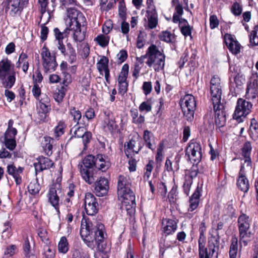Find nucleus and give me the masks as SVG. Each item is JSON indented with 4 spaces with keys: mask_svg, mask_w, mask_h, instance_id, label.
Here are the masks:
<instances>
[{
    "mask_svg": "<svg viewBox=\"0 0 258 258\" xmlns=\"http://www.w3.org/2000/svg\"><path fill=\"white\" fill-rule=\"evenodd\" d=\"M82 238L87 246L93 249L96 248L103 251L102 242L105 238V227L103 224L98 221L93 222L87 221L84 218L82 221L80 231Z\"/></svg>",
    "mask_w": 258,
    "mask_h": 258,
    "instance_id": "nucleus-1",
    "label": "nucleus"
},
{
    "mask_svg": "<svg viewBox=\"0 0 258 258\" xmlns=\"http://www.w3.org/2000/svg\"><path fill=\"white\" fill-rule=\"evenodd\" d=\"M206 230L205 223L202 222L199 228L200 236L198 240L199 258H217L218 257V238L212 236L208 241V247H205L204 233Z\"/></svg>",
    "mask_w": 258,
    "mask_h": 258,
    "instance_id": "nucleus-2",
    "label": "nucleus"
},
{
    "mask_svg": "<svg viewBox=\"0 0 258 258\" xmlns=\"http://www.w3.org/2000/svg\"><path fill=\"white\" fill-rule=\"evenodd\" d=\"M147 56V65L153 67L156 72L163 70L165 66V55L163 48L155 44H151L146 52Z\"/></svg>",
    "mask_w": 258,
    "mask_h": 258,
    "instance_id": "nucleus-3",
    "label": "nucleus"
},
{
    "mask_svg": "<svg viewBox=\"0 0 258 258\" xmlns=\"http://www.w3.org/2000/svg\"><path fill=\"white\" fill-rule=\"evenodd\" d=\"M251 223V219L246 214L242 213L238 218L237 226L240 246L241 243H243L244 246L247 245L253 234L250 229Z\"/></svg>",
    "mask_w": 258,
    "mask_h": 258,
    "instance_id": "nucleus-4",
    "label": "nucleus"
},
{
    "mask_svg": "<svg viewBox=\"0 0 258 258\" xmlns=\"http://www.w3.org/2000/svg\"><path fill=\"white\" fill-rule=\"evenodd\" d=\"M96 157L88 155L83 160V165H81L80 170L81 174L85 181L89 184H92L95 180V176L92 168L95 166Z\"/></svg>",
    "mask_w": 258,
    "mask_h": 258,
    "instance_id": "nucleus-5",
    "label": "nucleus"
},
{
    "mask_svg": "<svg viewBox=\"0 0 258 258\" xmlns=\"http://www.w3.org/2000/svg\"><path fill=\"white\" fill-rule=\"evenodd\" d=\"M252 106L250 102L239 98L233 114V118L236 120L238 122H242L243 118L245 117L250 113Z\"/></svg>",
    "mask_w": 258,
    "mask_h": 258,
    "instance_id": "nucleus-6",
    "label": "nucleus"
},
{
    "mask_svg": "<svg viewBox=\"0 0 258 258\" xmlns=\"http://www.w3.org/2000/svg\"><path fill=\"white\" fill-rule=\"evenodd\" d=\"M185 155L193 164L199 163L202 157L200 143L194 140L190 141L185 149Z\"/></svg>",
    "mask_w": 258,
    "mask_h": 258,
    "instance_id": "nucleus-7",
    "label": "nucleus"
},
{
    "mask_svg": "<svg viewBox=\"0 0 258 258\" xmlns=\"http://www.w3.org/2000/svg\"><path fill=\"white\" fill-rule=\"evenodd\" d=\"M41 56L45 72L50 73L54 71L57 66L55 55L52 54L49 49L44 46L41 50Z\"/></svg>",
    "mask_w": 258,
    "mask_h": 258,
    "instance_id": "nucleus-8",
    "label": "nucleus"
},
{
    "mask_svg": "<svg viewBox=\"0 0 258 258\" xmlns=\"http://www.w3.org/2000/svg\"><path fill=\"white\" fill-rule=\"evenodd\" d=\"M29 0H8L6 11L12 17L20 15L24 8L28 4Z\"/></svg>",
    "mask_w": 258,
    "mask_h": 258,
    "instance_id": "nucleus-9",
    "label": "nucleus"
},
{
    "mask_svg": "<svg viewBox=\"0 0 258 258\" xmlns=\"http://www.w3.org/2000/svg\"><path fill=\"white\" fill-rule=\"evenodd\" d=\"M85 210L87 215L94 216L99 210V205L95 197L90 192L85 194L84 198Z\"/></svg>",
    "mask_w": 258,
    "mask_h": 258,
    "instance_id": "nucleus-10",
    "label": "nucleus"
},
{
    "mask_svg": "<svg viewBox=\"0 0 258 258\" xmlns=\"http://www.w3.org/2000/svg\"><path fill=\"white\" fill-rule=\"evenodd\" d=\"M147 26L149 29H152L156 28L158 24V15L153 0H147Z\"/></svg>",
    "mask_w": 258,
    "mask_h": 258,
    "instance_id": "nucleus-11",
    "label": "nucleus"
},
{
    "mask_svg": "<svg viewBox=\"0 0 258 258\" xmlns=\"http://www.w3.org/2000/svg\"><path fill=\"white\" fill-rule=\"evenodd\" d=\"M131 193L134 192L131 189L130 179L128 177L120 175L117 182L118 196L121 198Z\"/></svg>",
    "mask_w": 258,
    "mask_h": 258,
    "instance_id": "nucleus-12",
    "label": "nucleus"
},
{
    "mask_svg": "<svg viewBox=\"0 0 258 258\" xmlns=\"http://www.w3.org/2000/svg\"><path fill=\"white\" fill-rule=\"evenodd\" d=\"M67 16L70 19L69 25H85L86 18L84 15L74 8H69L67 10Z\"/></svg>",
    "mask_w": 258,
    "mask_h": 258,
    "instance_id": "nucleus-13",
    "label": "nucleus"
},
{
    "mask_svg": "<svg viewBox=\"0 0 258 258\" xmlns=\"http://www.w3.org/2000/svg\"><path fill=\"white\" fill-rule=\"evenodd\" d=\"M121 198L123 199L122 208L124 209L130 216L134 215L136 206L134 193L126 195V196Z\"/></svg>",
    "mask_w": 258,
    "mask_h": 258,
    "instance_id": "nucleus-14",
    "label": "nucleus"
},
{
    "mask_svg": "<svg viewBox=\"0 0 258 258\" xmlns=\"http://www.w3.org/2000/svg\"><path fill=\"white\" fill-rule=\"evenodd\" d=\"M84 25H69V32L72 33L74 40L76 42H82L85 38V31L82 30L81 26Z\"/></svg>",
    "mask_w": 258,
    "mask_h": 258,
    "instance_id": "nucleus-15",
    "label": "nucleus"
},
{
    "mask_svg": "<svg viewBox=\"0 0 258 258\" xmlns=\"http://www.w3.org/2000/svg\"><path fill=\"white\" fill-rule=\"evenodd\" d=\"M224 40L229 50L234 54L240 52L241 45L231 34H226L224 36Z\"/></svg>",
    "mask_w": 258,
    "mask_h": 258,
    "instance_id": "nucleus-16",
    "label": "nucleus"
},
{
    "mask_svg": "<svg viewBox=\"0 0 258 258\" xmlns=\"http://www.w3.org/2000/svg\"><path fill=\"white\" fill-rule=\"evenodd\" d=\"M17 134L16 129L7 130L5 134V145L7 148L10 150H13L16 146L15 140Z\"/></svg>",
    "mask_w": 258,
    "mask_h": 258,
    "instance_id": "nucleus-17",
    "label": "nucleus"
},
{
    "mask_svg": "<svg viewBox=\"0 0 258 258\" xmlns=\"http://www.w3.org/2000/svg\"><path fill=\"white\" fill-rule=\"evenodd\" d=\"M53 32L58 49L64 50L63 40L67 38L69 34L68 26L63 31H61L58 28H55Z\"/></svg>",
    "mask_w": 258,
    "mask_h": 258,
    "instance_id": "nucleus-18",
    "label": "nucleus"
},
{
    "mask_svg": "<svg viewBox=\"0 0 258 258\" xmlns=\"http://www.w3.org/2000/svg\"><path fill=\"white\" fill-rule=\"evenodd\" d=\"M244 169V165H242L239 172L236 184L240 190L244 192H246L249 189V184L248 180L245 176Z\"/></svg>",
    "mask_w": 258,
    "mask_h": 258,
    "instance_id": "nucleus-19",
    "label": "nucleus"
},
{
    "mask_svg": "<svg viewBox=\"0 0 258 258\" xmlns=\"http://www.w3.org/2000/svg\"><path fill=\"white\" fill-rule=\"evenodd\" d=\"M37 162L34 163L35 171L40 172L43 170L51 168L53 165V162L48 158L43 156L39 157L37 159Z\"/></svg>",
    "mask_w": 258,
    "mask_h": 258,
    "instance_id": "nucleus-20",
    "label": "nucleus"
},
{
    "mask_svg": "<svg viewBox=\"0 0 258 258\" xmlns=\"http://www.w3.org/2000/svg\"><path fill=\"white\" fill-rule=\"evenodd\" d=\"M109 188L108 181L104 177H101L95 183V190L98 196L102 197L106 195Z\"/></svg>",
    "mask_w": 258,
    "mask_h": 258,
    "instance_id": "nucleus-21",
    "label": "nucleus"
},
{
    "mask_svg": "<svg viewBox=\"0 0 258 258\" xmlns=\"http://www.w3.org/2000/svg\"><path fill=\"white\" fill-rule=\"evenodd\" d=\"M251 145L249 142H246L244 143L241 151L242 156L244 158V163L242 165L246 166L247 169L250 170L251 168Z\"/></svg>",
    "mask_w": 258,
    "mask_h": 258,
    "instance_id": "nucleus-22",
    "label": "nucleus"
},
{
    "mask_svg": "<svg viewBox=\"0 0 258 258\" xmlns=\"http://www.w3.org/2000/svg\"><path fill=\"white\" fill-rule=\"evenodd\" d=\"M202 191V188L198 186L195 192L189 199V205L188 209V212H192L198 207L200 204V198L201 196Z\"/></svg>",
    "mask_w": 258,
    "mask_h": 258,
    "instance_id": "nucleus-23",
    "label": "nucleus"
},
{
    "mask_svg": "<svg viewBox=\"0 0 258 258\" xmlns=\"http://www.w3.org/2000/svg\"><path fill=\"white\" fill-rule=\"evenodd\" d=\"M23 170V167L19 166L17 168L13 164H11L7 166V172L13 176L17 184H20L22 182L20 174L22 173Z\"/></svg>",
    "mask_w": 258,
    "mask_h": 258,
    "instance_id": "nucleus-24",
    "label": "nucleus"
},
{
    "mask_svg": "<svg viewBox=\"0 0 258 258\" xmlns=\"http://www.w3.org/2000/svg\"><path fill=\"white\" fill-rule=\"evenodd\" d=\"M66 58L71 63H73L76 61L77 54L75 49L70 43L67 44V48L64 45V50H59Z\"/></svg>",
    "mask_w": 258,
    "mask_h": 258,
    "instance_id": "nucleus-25",
    "label": "nucleus"
},
{
    "mask_svg": "<svg viewBox=\"0 0 258 258\" xmlns=\"http://www.w3.org/2000/svg\"><path fill=\"white\" fill-rule=\"evenodd\" d=\"M57 189H58V188H57L56 185H52L50 187L48 197L51 205L58 211L59 198V196L57 194Z\"/></svg>",
    "mask_w": 258,
    "mask_h": 258,
    "instance_id": "nucleus-26",
    "label": "nucleus"
},
{
    "mask_svg": "<svg viewBox=\"0 0 258 258\" xmlns=\"http://www.w3.org/2000/svg\"><path fill=\"white\" fill-rule=\"evenodd\" d=\"M258 89L257 76L252 75L249 80L246 89V94L251 97H255Z\"/></svg>",
    "mask_w": 258,
    "mask_h": 258,
    "instance_id": "nucleus-27",
    "label": "nucleus"
},
{
    "mask_svg": "<svg viewBox=\"0 0 258 258\" xmlns=\"http://www.w3.org/2000/svg\"><path fill=\"white\" fill-rule=\"evenodd\" d=\"M108 59L105 56H103L97 63V68L101 75L104 73V76L107 82L109 78V70L108 69Z\"/></svg>",
    "mask_w": 258,
    "mask_h": 258,
    "instance_id": "nucleus-28",
    "label": "nucleus"
},
{
    "mask_svg": "<svg viewBox=\"0 0 258 258\" xmlns=\"http://www.w3.org/2000/svg\"><path fill=\"white\" fill-rule=\"evenodd\" d=\"M163 231L166 235L173 234L177 229V223L172 219H166L162 222Z\"/></svg>",
    "mask_w": 258,
    "mask_h": 258,
    "instance_id": "nucleus-29",
    "label": "nucleus"
},
{
    "mask_svg": "<svg viewBox=\"0 0 258 258\" xmlns=\"http://www.w3.org/2000/svg\"><path fill=\"white\" fill-rule=\"evenodd\" d=\"M13 64L8 58H5L0 61V78H5L10 73Z\"/></svg>",
    "mask_w": 258,
    "mask_h": 258,
    "instance_id": "nucleus-30",
    "label": "nucleus"
},
{
    "mask_svg": "<svg viewBox=\"0 0 258 258\" xmlns=\"http://www.w3.org/2000/svg\"><path fill=\"white\" fill-rule=\"evenodd\" d=\"M226 122V113L225 111L215 112V123L216 130L222 132L221 128L225 126Z\"/></svg>",
    "mask_w": 258,
    "mask_h": 258,
    "instance_id": "nucleus-31",
    "label": "nucleus"
},
{
    "mask_svg": "<svg viewBox=\"0 0 258 258\" xmlns=\"http://www.w3.org/2000/svg\"><path fill=\"white\" fill-rule=\"evenodd\" d=\"M104 158L105 156L102 154H98L96 157L95 167L102 171H105L110 166L109 162Z\"/></svg>",
    "mask_w": 258,
    "mask_h": 258,
    "instance_id": "nucleus-32",
    "label": "nucleus"
},
{
    "mask_svg": "<svg viewBox=\"0 0 258 258\" xmlns=\"http://www.w3.org/2000/svg\"><path fill=\"white\" fill-rule=\"evenodd\" d=\"M42 142V146L43 151L47 156H50L52 154V147L54 140L49 137H45Z\"/></svg>",
    "mask_w": 258,
    "mask_h": 258,
    "instance_id": "nucleus-33",
    "label": "nucleus"
},
{
    "mask_svg": "<svg viewBox=\"0 0 258 258\" xmlns=\"http://www.w3.org/2000/svg\"><path fill=\"white\" fill-rule=\"evenodd\" d=\"M143 139L146 146L152 151L154 150L155 149V145L154 143L153 134L148 130H145L144 132Z\"/></svg>",
    "mask_w": 258,
    "mask_h": 258,
    "instance_id": "nucleus-34",
    "label": "nucleus"
},
{
    "mask_svg": "<svg viewBox=\"0 0 258 258\" xmlns=\"http://www.w3.org/2000/svg\"><path fill=\"white\" fill-rule=\"evenodd\" d=\"M27 57V55L26 53H21L16 63L17 68H22L25 74L27 73L29 66Z\"/></svg>",
    "mask_w": 258,
    "mask_h": 258,
    "instance_id": "nucleus-35",
    "label": "nucleus"
},
{
    "mask_svg": "<svg viewBox=\"0 0 258 258\" xmlns=\"http://www.w3.org/2000/svg\"><path fill=\"white\" fill-rule=\"evenodd\" d=\"M138 141H136L134 139H132L129 142H127V144L124 145V152L127 156L132 152H135L136 154L139 152L141 149L140 146L138 147L137 150L135 149L137 146Z\"/></svg>",
    "mask_w": 258,
    "mask_h": 258,
    "instance_id": "nucleus-36",
    "label": "nucleus"
},
{
    "mask_svg": "<svg viewBox=\"0 0 258 258\" xmlns=\"http://www.w3.org/2000/svg\"><path fill=\"white\" fill-rule=\"evenodd\" d=\"M7 77L3 78V85L6 88H11L14 85L16 81V73L13 71L10 73L8 74Z\"/></svg>",
    "mask_w": 258,
    "mask_h": 258,
    "instance_id": "nucleus-37",
    "label": "nucleus"
},
{
    "mask_svg": "<svg viewBox=\"0 0 258 258\" xmlns=\"http://www.w3.org/2000/svg\"><path fill=\"white\" fill-rule=\"evenodd\" d=\"M214 112L224 111L226 102L224 98H212Z\"/></svg>",
    "mask_w": 258,
    "mask_h": 258,
    "instance_id": "nucleus-38",
    "label": "nucleus"
},
{
    "mask_svg": "<svg viewBox=\"0 0 258 258\" xmlns=\"http://www.w3.org/2000/svg\"><path fill=\"white\" fill-rule=\"evenodd\" d=\"M180 27L181 33L185 36H191V28L185 19H182L180 22Z\"/></svg>",
    "mask_w": 258,
    "mask_h": 258,
    "instance_id": "nucleus-39",
    "label": "nucleus"
},
{
    "mask_svg": "<svg viewBox=\"0 0 258 258\" xmlns=\"http://www.w3.org/2000/svg\"><path fill=\"white\" fill-rule=\"evenodd\" d=\"M159 37L161 40L167 43H172L175 41L174 34L167 31H162L159 34Z\"/></svg>",
    "mask_w": 258,
    "mask_h": 258,
    "instance_id": "nucleus-40",
    "label": "nucleus"
},
{
    "mask_svg": "<svg viewBox=\"0 0 258 258\" xmlns=\"http://www.w3.org/2000/svg\"><path fill=\"white\" fill-rule=\"evenodd\" d=\"M94 40L101 47H105L108 45L110 37L104 34H101L95 37Z\"/></svg>",
    "mask_w": 258,
    "mask_h": 258,
    "instance_id": "nucleus-41",
    "label": "nucleus"
},
{
    "mask_svg": "<svg viewBox=\"0 0 258 258\" xmlns=\"http://www.w3.org/2000/svg\"><path fill=\"white\" fill-rule=\"evenodd\" d=\"M105 124L103 127L105 131H108L113 134L117 131L118 125L114 120L107 119V121H105Z\"/></svg>",
    "mask_w": 258,
    "mask_h": 258,
    "instance_id": "nucleus-42",
    "label": "nucleus"
},
{
    "mask_svg": "<svg viewBox=\"0 0 258 258\" xmlns=\"http://www.w3.org/2000/svg\"><path fill=\"white\" fill-rule=\"evenodd\" d=\"M128 73V66L127 64H124L121 69L118 78V84L127 83L126 82V78Z\"/></svg>",
    "mask_w": 258,
    "mask_h": 258,
    "instance_id": "nucleus-43",
    "label": "nucleus"
},
{
    "mask_svg": "<svg viewBox=\"0 0 258 258\" xmlns=\"http://www.w3.org/2000/svg\"><path fill=\"white\" fill-rule=\"evenodd\" d=\"M77 125H75L71 128V134L73 137L81 138L87 131L84 127L79 126Z\"/></svg>",
    "mask_w": 258,
    "mask_h": 258,
    "instance_id": "nucleus-44",
    "label": "nucleus"
},
{
    "mask_svg": "<svg viewBox=\"0 0 258 258\" xmlns=\"http://www.w3.org/2000/svg\"><path fill=\"white\" fill-rule=\"evenodd\" d=\"M250 131V135L252 139L254 140H256L258 139V124L254 118L252 119L251 120Z\"/></svg>",
    "mask_w": 258,
    "mask_h": 258,
    "instance_id": "nucleus-45",
    "label": "nucleus"
},
{
    "mask_svg": "<svg viewBox=\"0 0 258 258\" xmlns=\"http://www.w3.org/2000/svg\"><path fill=\"white\" fill-rule=\"evenodd\" d=\"M44 99L45 98H42L39 101V104L37 106V110L43 112H45L46 113H48L49 110H50L49 102L47 100H45Z\"/></svg>",
    "mask_w": 258,
    "mask_h": 258,
    "instance_id": "nucleus-46",
    "label": "nucleus"
},
{
    "mask_svg": "<svg viewBox=\"0 0 258 258\" xmlns=\"http://www.w3.org/2000/svg\"><path fill=\"white\" fill-rule=\"evenodd\" d=\"M249 42L251 45H258V25L255 26L250 33Z\"/></svg>",
    "mask_w": 258,
    "mask_h": 258,
    "instance_id": "nucleus-47",
    "label": "nucleus"
},
{
    "mask_svg": "<svg viewBox=\"0 0 258 258\" xmlns=\"http://www.w3.org/2000/svg\"><path fill=\"white\" fill-rule=\"evenodd\" d=\"M28 189L30 194L35 195L38 194L40 187L39 184L36 181H33L28 185Z\"/></svg>",
    "mask_w": 258,
    "mask_h": 258,
    "instance_id": "nucleus-48",
    "label": "nucleus"
},
{
    "mask_svg": "<svg viewBox=\"0 0 258 258\" xmlns=\"http://www.w3.org/2000/svg\"><path fill=\"white\" fill-rule=\"evenodd\" d=\"M58 250L60 252L66 253L69 249L68 243L65 237H62L58 243Z\"/></svg>",
    "mask_w": 258,
    "mask_h": 258,
    "instance_id": "nucleus-49",
    "label": "nucleus"
},
{
    "mask_svg": "<svg viewBox=\"0 0 258 258\" xmlns=\"http://www.w3.org/2000/svg\"><path fill=\"white\" fill-rule=\"evenodd\" d=\"M192 183V177L191 176H187L185 177L184 182L183 183L182 187L183 191L187 196L188 195L191 185Z\"/></svg>",
    "mask_w": 258,
    "mask_h": 258,
    "instance_id": "nucleus-50",
    "label": "nucleus"
},
{
    "mask_svg": "<svg viewBox=\"0 0 258 258\" xmlns=\"http://www.w3.org/2000/svg\"><path fill=\"white\" fill-rule=\"evenodd\" d=\"M23 249L26 258H35L34 255L32 252V250H31L30 245L27 237L25 240Z\"/></svg>",
    "mask_w": 258,
    "mask_h": 258,
    "instance_id": "nucleus-51",
    "label": "nucleus"
},
{
    "mask_svg": "<svg viewBox=\"0 0 258 258\" xmlns=\"http://www.w3.org/2000/svg\"><path fill=\"white\" fill-rule=\"evenodd\" d=\"M154 161L150 160L145 167L144 178L145 180H148L154 167Z\"/></svg>",
    "mask_w": 258,
    "mask_h": 258,
    "instance_id": "nucleus-52",
    "label": "nucleus"
},
{
    "mask_svg": "<svg viewBox=\"0 0 258 258\" xmlns=\"http://www.w3.org/2000/svg\"><path fill=\"white\" fill-rule=\"evenodd\" d=\"M181 105L182 108L190 109V110H195L196 107L195 98H188V99L185 100L184 105L183 106H182V104Z\"/></svg>",
    "mask_w": 258,
    "mask_h": 258,
    "instance_id": "nucleus-53",
    "label": "nucleus"
},
{
    "mask_svg": "<svg viewBox=\"0 0 258 258\" xmlns=\"http://www.w3.org/2000/svg\"><path fill=\"white\" fill-rule=\"evenodd\" d=\"M231 11L235 16H239L242 11V8L237 2L234 3L231 7Z\"/></svg>",
    "mask_w": 258,
    "mask_h": 258,
    "instance_id": "nucleus-54",
    "label": "nucleus"
},
{
    "mask_svg": "<svg viewBox=\"0 0 258 258\" xmlns=\"http://www.w3.org/2000/svg\"><path fill=\"white\" fill-rule=\"evenodd\" d=\"M64 124L62 122H59L54 130V135L56 138L61 136L64 133Z\"/></svg>",
    "mask_w": 258,
    "mask_h": 258,
    "instance_id": "nucleus-55",
    "label": "nucleus"
},
{
    "mask_svg": "<svg viewBox=\"0 0 258 258\" xmlns=\"http://www.w3.org/2000/svg\"><path fill=\"white\" fill-rule=\"evenodd\" d=\"M70 113L73 117L75 122L77 123V124H78L79 121L82 116L81 112L79 110H76L75 108H73L70 110Z\"/></svg>",
    "mask_w": 258,
    "mask_h": 258,
    "instance_id": "nucleus-56",
    "label": "nucleus"
},
{
    "mask_svg": "<svg viewBox=\"0 0 258 258\" xmlns=\"http://www.w3.org/2000/svg\"><path fill=\"white\" fill-rule=\"evenodd\" d=\"M16 249L17 246L15 245H11L6 248L4 254L8 257H11L15 253Z\"/></svg>",
    "mask_w": 258,
    "mask_h": 258,
    "instance_id": "nucleus-57",
    "label": "nucleus"
},
{
    "mask_svg": "<svg viewBox=\"0 0 258 258\" xmlns=\"http://www.w3.org/2000/svg\"><path fill=\"white\" fill-rule=\"evenodd\" d=\"M182 111L183 115L187 120L191 121L193 119L195 110L182 108Z\"/></svg>",
    "mask_w": 258,
    "mask_h": 258,
    "instance_id": "nucleus-58",
    "label": "nucleus"
},
{
    "mask_svg": "<svg viewBox=\"0 0 258 258\" xmlns=\"http://www.w3.org/2000/svg\"><path fill=\"white\" fill-rule=\"evenodd\" d=\"M38 4L40 7V12L42 15L41 19L43 16V15L45 13L47 5H48V0H38Z\"/></svg>",
    "mask_w": 258,
    "mask_h": 258,
    "instance_id": "nucleus-59",
    "label": "nucleus"
},
{
    "mask_svg": "<svg viewBox=\"0 0 258 258\" xmlns=\"http://www.w3.org/2000/svg\"><path fill=\"white\" fill-rule=\"evenodd\" d=\"M84 146V149L87 147V144L90 143L92 139V134L90 132L87 131L86 133L81 137Z\"/></svg>",
    "mask_w": 258,
    "mask_h": 258,
    "instance_id": "nucleus-60",
    "label": "nucleus"
},
{
    "mask_svg": "<svg viewBox=\"0 0 258 258\" xmlns=\"http://www.w3.org/2000/svg\"><path fill=\"white\" fill-rule=\"evenodd\" d=\"M219 25V20L217 17L214 15L210 17V26L212 29L217 27Z\"/></svg>",
    "mask_w": 258,
    "mask_h": 258,
    "instance_id": "nucleus-61",
    "label": "nucleus"
},
{
    "mask_svg": "<svg viewBox=\"0 0 258 258\" xmlns=\"http://www.w3.org/2000/svg\"><path fill=\"white\" fill-rule=\"evenodd\" d=\"M62 83L66 86L69 85L72 82V78L70 74L62 72Z\"/></svg>",
    "mask_w": 258,
    "mask_h": 258,
    "instance_id": "nucleus-62",
    "label": "nucleus"
},
{
    "mask_svg": "<svg viewBox=\"0 0 258 258\" xmlns=\"http://www.w3.org/2000/svg\"><path fill=\"white\" fill-rule=\"evenodd\" d=\"M127 56V52L125 50H121L117 54L118 63H122L125 60Z\"/></svg>",
    "mask_w": 258,
    "mask_h": 258,
    "instance_id": "nucleus-63",
    "label": "nucleus"
},
{
    "mask_svg": "<svg viewBox=\"0 0 258 258\" xmlns=\"http://www.w3.org/2000/svg\"><path fill=\"white\" fill-rule=\"evenodd\" d=\"M112 29V24L110 21L106 22L103 25L102 28L103 34L107 35L111 31Z\"/></svg>",
    "mask_w": 258,
    "mask_h": 258,
    "instance_id": "nucleus-64",
    "label": "nucleus"
}]
</instances>
